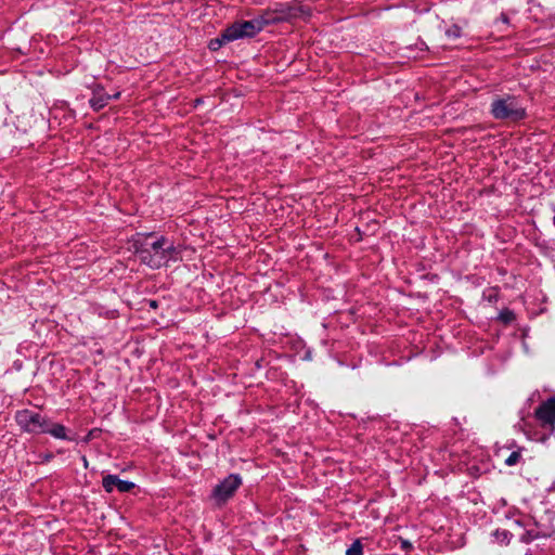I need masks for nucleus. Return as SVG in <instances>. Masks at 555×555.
I'll return each mask as SVG.
<instances>
[{
    "label": "nucleus",
    "mask_w": 555,
    "mask_h": 555,
    "mask_svg": "<svg viewBox=\"0 0 555 555\" xmlns=\"http://www.w3.org/2000/svg\"><path fill=\"white\" fill-rule=\"evenodd\" d=\"M501 20H502L503 23H507L508 22L507 16L505 14L501 15Z\"/></svg>",
    "instance_id": "obj_17"
},
{
    "label": "nucleus",
    "mask_w": 555,
    "mask_h": 555,
    "mask_svg": "<svg viewBox=\"0 0 555 555\" xmlns=\"http://www.w3.org/2000/svg\"><path fill=\"white\" fill-rule=\"evenodd\" d=\"M102 486L106 492H113L116 488L119 492H129L134 488V483L128 480H121L116 475H106L103 477Z\"/></svg>",
    "instance_id": "obj_8"
},
{
    "label": "nucleus",
    "mask_w": 555,
    "mask_h": 555,
    "mask_svg": "<svg viewBox=\"0 0 555 555\" xmlns=\"http://www.w3.org/2000/svg\"><path fill=\"white\" fill-rule=\"evenodd\" d=\"M225 42L227 41H223L222 40V36H221L220 38L211 40L209 47H210L211 50H217L218 48H220Z\"/></svg>",
    "instance_id": "obj_14"
},
{
    "label": "nucleus",
    "mask_w": 555,
    "mask_h": 555,
    "mask_svg": "<svg viewBox=\"0 0 555 555\" xmlns=\"http://www.w3.org/2000/svg\"><path fill=\"white\" fill-rule=\"evenodd\" d=\"M412 543L409 542L408 540H403L401 539V548L404 550V551H410L412 548Z\"/></svg>",
    "instance_id": "obj_15"
},
{
    "label": "nucleus",
    "mask_w": 555,
    "mask_h": 555,
    "mask_svg": "<svg viewBox=\"0 0 555 555\" xmlns=\"http://www.w3.org/2000/svg\"><path fill=\"white\" fill-rule=\"evenodd\" d=\"M520 459V453L515 451L509 454V456L505 460V464L507 466H513L518 463Z\"/></svg>",
    "instance_id": "obj_13"
},
{
    "label": "nucleus",
    "mask_w": 555,
    "mask_h": 555,
    "mask_svg": "<svg viewBox=\"0 0 555 555\" xmlns=\"http://www.w3.org/2000/svg\"><path fill=\"white\" fill-rule=\"evenodd\" d=\"M118 96H119V93H115L114 95H111V100L112 99H118Z\"/></svg>",
    "instance_id": "obj_18"
},
{
    "label": "nucleus",
    "mask_w": 555,
    "mask_h": 555,
    "mask_svg": "<svg viewBox=\"0 0 555 555\" xmlns=\"http://www.w3.org/2000/svg\"><path fill=\"white\" fill-rule=\"evenodd\" d=\"M42 433H49L50 435H52L53 437L57 438V439H68V437L66 436V428L61 425V424H49L47 421H46V424H44V428L42 430Z\"/></svg>",
    "instance_id": "obj_9"
},
{
    "label": "nucleus",
    "mask_w": 555,
    "mask_h": 555,
    "mask_svg": "<svg viewBox=\"0 0 555 555\" xmlns=\"http://www.w3.org/2000/svg\"><path fill=\"white\" fill-rule=\"evenodd\" d=\"M446 35L451 39H456L461 36V28L456 25L447 29Z\"/></svg>",
    "instance_id": "obj_12"
},
{
    "label": "nucleus",
    "mask_w": 555,
    "mask_h": 555,
    "mask_svg": "<svg viewBox=\"0 0 555 555\" xmlns=\"http://www.w3.org/2000/svg\"><path fill=\"white\" fill-rule=\"evenodd\" d=\"M111 100V95L107 93H95L90 100V105L94 111H99L107 105Z\"/></svg>",
    "instance_id": "obj_10"
},
{
    "label": "nucleus",
    "mask_w": 555,
    "mask_h": 555,
    "mask_svg": "<svg viewBox=\"0 0 555 555\" xmlns=\"http://www.w3.org/2000/svg\"><path fill=\"white\" fill-rule=\"evenodd\" d=\"M535 417L541 425L551 431L555 427V398H550L535 410Z\"/></svg>",
    "instance_id": "obj_7"
},
{
    "label": "nucleus",
    "mask_w": 555,
    "mask_h": 555,
    "mask_svg": "<svg viewBox=\"0 0 555 555\" xmlns=\"http://www.w3.org/2000/svg\"><path fill=\"white\" fill-rule=\"evenodd\" d=\"M135 253L142 263L158 269L170 260H177V247L165 236L156 237L150 233L134 244Z\"/></svg>",
    "instance_id": "obj_1"
},
{
    "label": "nucleus",
    "mask_w": 555,
    "mask_h": 555,
    "mask_svg": "<svg viewBox=\"0 0 555 555\" xmlns=\"http://www.w3.org/2000/svg\"><path fill=\"white\" fill-rule=\"evenodd\" d=\"M490 112L495 119L501 120L518 121L526 117V108L512 95L494 99Z\"/></svg>",
    "instance_id": "obj_3"
},
{
    "label": "nucleus",
    "mask_w": 555,
    "mask_h": 555,
    "mask_svg": "<svg viewBox=\"0 0 555 555\" xmlns=\"http://www.w3.org/2000/svg\"><path fill=\"white\" fill-rule=\"evenodd\" d=\"M266 27L261 14L250 21H237L227 27L222 33L223 41H234L256 36Z\"/></svg>",
    "instance_id": "obj_4"
},
{
    "label": "nucleus",
    "mask_w": 555,
    "mask_h": 555,
    "mask_svg": "<svg viewBox=\"0 0 555 555\" xmlns=\"http://www.w3.org/2000/svg\"><path fill=\"white\" fill-rule=\"evenodd\" d=\"M309 11L297 1L287 3H278L273 9L261 13L263 22L267 25L283 22H292L297 18H306Z\"/></svg>",
    "instance_id": "obj_2"
},
{
    "label": "nucleus",
    "mask_w": 555,
    "mask_h": 555,
    "mask_svg": "<svg viewBox=\"0 0 555 555\" xmlns=\"http://www.w3.org/2000/svg\"><path fill=\"white\" fill-rule=\"evenodd\" d=\"M82 460H83L85 467H87V466H88L87 459H86V457H83Z\"/></svg>",
    "instance_id": "obj_19"
},
{
    "label": "nucleus",
    "mask_w": 555,
    "mask_h": 555,
    "mask_svg": "<svg viewBox=\"0 0 555 555\" xmlns=\"http://www.w3.org/2000/svg\"><path fill=\"white\" fill-rule=\"evenodd\" d=\"M346 555H363V544L361 540H354L353 543L347 548Z\"/></svg>",
    "instance_id": "obj_11"
},
{
    "label": "nucleus",
    "mask_w": 555,
    "mask_h": 555,
    "mask_svg": "<svg viewBox=\"0 0 555 555\" xmlns=\"http://www.w3.org/2000/svg\"><path fill=\"white\" fill-rule=\"evenodd\" d=\"M495 534H496L498 537H501V539L505 540V539H507L508 532H507V531H505V530H503L502 532L496 531V533H495Z\"/></svg>",
    "instance_id": "obj_16"
},
{
    "label": "nucleus",
    "mask_w": 555,
    "mask_h": 555,
    "mask_svg": "<svg viewBox=\"0 0 555 555\" xmlns=\"http://www.w3.org/2000/svg\"><path fill=\"white\" fill-rule=\"evenodd\" d=\"M16 422L21 428L28 433H42L46 424V418L39 413L22 410L16 413Z\"/></svg>",
    "instance_id": "obj_6"
},
{
    "label": "nucleus",
    "mask_w": 555,
    "mask_h": 555,
    "mask_svg": "<svg viewBox=\"0 0 555 555\" xmlns=\"http://www.w3.org/2000/svg\"><path fill=\"white\" fill-rule=\"evenodd\" d=\"M241 485L242 478L240 475L231 474L215 487L212 496L219 504L225 503Z\"/></svg>",
    "instance_id": "obj_5"
}]
</instances>
